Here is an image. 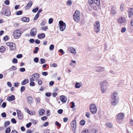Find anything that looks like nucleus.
Here are the masks:
<instances>
[{"mask_svg": "<svg viewBox=\"0 0 133 133\" xmlns=\"http://www.w3.org/2000/svg\"><path fill=\"white\" fill-rule=\"evenodd\" d=\"M119 98L118 94L116 92L113 93L111 96V104L113 106L117 105L118 103Z\"/></svg>", "mask_w": 133, "mask_h": 133, "instance_id": "f257e3e1", "label": "nucleus"}, {"mask_svg": "<svg viewBox=\"0 0 133 133\" xmlns=\"http://www.w3.org/2000/svg\"><path fill=\"white\" fill-rule=\"evenodd\" d=\"M100 86L102 93H105L108 89V82L105 81L102 82L100 83Z\"/></svg>", "mask_w": 133, "mask_h": 133, "instance_id": "f03ea898", "label": "nucleus"}, {"mask_svg": "<svg viewBox=\"0 0 133 133\" xmlns=\"http://www.w3.org/2000/svg\"><path fill=\"white\" fill-rule=\"evenodd\" d=\"M95 32L97 33L99 32L100 30V23L99 21H96L94 25Z\"/></svg>", "mask_w": 133, "mask_h": 133, "instance_id": "7ed1b4c3", "label": "nucleus"}, {"mask_svg": "<svg viewBox=\"0 0 133 133\" xmlns=\"http://www.w3.org/2000/svg\"><path fill=\"white\" fill-rule=\"evenodd\" d=\"M59 29L60 30L62 31H64L66 28L65 24L63 21H60L59 22Z\"/></svg>", "mask_w": 133, "mask_h": 133, "instance_id": "20e7f679", "label": "nucleus"}, {"mask_svg": "<svg viewBox=\"0 0 133 133\" xmlns=\"http://www.w3.org/2000/svg\"><path fill=\"white\" fill-rule=\"evenodd\" d=\"M21 32L19 30H16L14 32V36L16 39L18 38L21 35Z\"/></svg>", "mask_w": 133, "mask_h": 133, "instance_id": "39448f33", "label": "nucleus"}, {"mask_svg": "<svg viewBox=\"0 0 133 133\" xmlns=\"http://www.w3.org/2000/svg\"><path fill=\"white\" fill-rule=\"evenodd\" d=\"M72 130L74 133L75 132L76 127V120L72 121L71 123Z\"/></svg>", "mask_w": 133, "mask_h": 133, "instance_id": "423d86ee", "label": "nucleus"}, {"mask_svg": "<svg viewBox=\"0 0 133 133\" xmlns=\"http://www.w3.org/2000/svg\"><path fill=\"white\" fill-rule=\"evenodd\" d=\"M37 33V29L36 28H34L31 29L30 33V35L32 36H35Z\"/></svg>", "mask_w": 133, "mask_h": 133, "instance_id": "0eeeda50", "label": "nucleus"}, {"mask_svg": "<svg viewBox=\"0 0 133 133\" xmlns=\"http://www.w3.org/2000/svg\"><path fill=\"white\" fill-rule=\"evenodd\" d=\"M2 14H4L6 16H10L11 15V12L9 9H6L3 10V12H2Z\"/></svg>", "mask_w": 133, "mask_h": 133, "instance_id": "6e6552de", "label": "nucleus"}, {"mask_svg": "<svg viewBox=\"0 0 133 133\" xmlns=\"http://www.w3.org/2000/svg\"><path fill=\"white\" fill-rule=\"evenodd\" d=\"M97 108L96 105L95 104H92V114H94L97 111Z\"/></svg>", "mask_w": 133, "mask_h": 133, "instance_id": "1a4fd4ad", "label": "nucleus"}, {"mask_svg": "<svg viewBox=\"0 0 133 133\" xmlns=\"http://www.w3.org/2000/svg\"><path fill=\"white\" fill-rule=\"evenodd\" d=\"M126 21V19L124 17L119 18L117 20L118 22L120 24L123 23H124Z\"/></svg>", "mask_w": 133, "mask_h": 133, "instance_id": "9d476101", "label": "nucleus"}, {"mask_svg": "<svg viewBox=\"0 0 133 133\" xmlns=\"http://www.w3.org/2000/svg\"><path fill=\"white\" fill-rule=\"evenodd\" d=\"M116 14L115 8L114 6H113L111 8V14L113 16H114Z\"/></svg>", "mask_w": 133, "mask_h": 133, "instance_id": "9b49d317", "label": "nucleus"}, {"mask_svg": "<svg viewBox=\"0 0 133 133\" xmlns=\"http://www.w3.org/2000/svg\"><path fill=\"white\" fill-rule=\"evenodd\" d=\"M124 115L123 113H120L118 114L117 115V118L118 119L121 120L123 119Z\"/></svg>", "mask_w": 133, "mask_h": 133, "instance_id": "f8f14e48", "label": "nucleus"}, {"mask_svg": "<svg viewBox=\"0 0 133 133\" xmlns=\"http://www.w3.org/2000/svg\"><path fill=\"white\" fill-rule=\"evenodd\" d=\"M128 16L129 18L131 17L133 15V9L130 8L128 11Z\"/></svg>", "mask_w": 133, "mask_h": 133, "instance_id": "ddd939ff", "label": "nucleus"}, {"mask_svg": "<svg viewBox=\"0 0 133 133\" xmlns=\"http://www.w3.org/2000/svg\"><path fill=\"white\" fill-rule=\"evenodd\" d=\"M7 99L9 101H13L15 99V96L13 95H12L11 96H9L7 97Z\"/></svg>", "mask_w": 133, "mask_h": 133, "instance_id": "4468645a", "label": "nucleus"}, {"mask_svg": "<svg viewBox=\"0 0 133 133\" xmlns=\"http://www.w3.org/2000/svg\"><path fill=\"white\" fill-rule=\"evenodd\" d=\"M18 111L19 112H17L18 117L19 119L22 120L23 118V115L21 112L19 110H18Z\"/></svg>", "mask_w": 133, "mask_h": 133, "instance_id": "2eb2a0df", "label": "nucleus"}, {"mask_svg": "<svg viewBox=\"0 0 133 133\" xmlns=\"http://www.w3.org/2000/svg\"><path fill=\"white\" fill-rule=\"evenodd\" d=\"M79 16L80 15H79L78 14L77 15H74L73 18L74 20L77 22H78L80 19Z\"/></svg>", "mask_w": 133, "mask_h": 133, "instance_id": "dca6fc26", "label": "nucleus"}, {"mask_svg": "<svg viewBox=\"0 0 133 133\" xmlns=\"http://www.w3.org/2000/svg\"><path fill=\"white\" fill-rule=\"evenodd\" d=\"M61 101L63 103H65L67 101V99H65V96L64 95H61L60 97Z\"/></svg>", "mask_w": 133, "mask_h": 133, "instance_id": "f3484780", "label": "nucleus"}, {"mask_svg": "<svg viewBox=\"0 0 133 133\" xmlns=\"http://www.w3.org/2000/svg\"><path fill=\"white\" fill-rule=\"evenodd\" d=\"M96 71L97 72H103L105 71V68L103 67H97Z\"/></svg>", "mask_w": 133, "mask_h": 133, "instance_id": "a211bd4d", "label": "nucleus"}, {"mask_svg": "<svg viewBox=\"0 0 133 133\" xmlns=\"http://www.w3.org/2000/svg\"><path fill=\"white\" fill-rule=\"evenodd\" d=\"M32 3L31 1H30L26 6L25 9L26 10L29 9L32 5Z\"/></svg>", "mask_w": 133, "mask_h": 133, "instance_id": "6ab92c4d", "label": "nucleus"}, {"mask_svg": "<svg viewBox=\"0 0 133 133\" xmlns=\"http://www.w3.org/2000/svg\"><path fill=\"white\" fill-rule=\"evenodd\" d=\"M11 44L10 47V48L11 50H12L15 49L16 48V45L15 43H11Z\"/></svg>", "mask_w": 133, "mask_h": 133, "instance_id": "aec40b11", "label": "nucleus"}, {"mask_svg": "<svg viewBox=\"0 0 133 133\" xmlns=\"http://www.w3.org/2000/svg\"><path fill=\"white\" fill-rule=\"evenodd\" d=\"M27 100L30 104H32L33 99L30 96L28 97L27 98Z\"/></svg>", "mask_w": 133, "mask_h": 133, "instance_id": "412c9836", "label": "nucleus"}, {"mask_svg": "<svg viewBox=\"0 0 133 133\" xmlns=\"http://www.w3.org/2000/svg\"><path fill=\"white\" fill-rule=\"evenodd\" d=\"M22 21L24 22H28L29 21V18L26 17H23L21 19Z\"/></svg>", "mask_w": 133, "mask_h": 133, "instance_id": "4be33fe9", "label": "nucleus"}, {"mask_svg": "<svg viewBox=\"0 0 133 133\" xmlns=\"http://www.w3.org/2000/svg\"><path fill=\"white\" fill-rule=\"evenodd\" d=\"M39 115L42 116L43 115L45 112V110L43 109H41L38 111Z\"/></svg>", "mask_w": 133, "mask_h": 133, "instance_id": "5701e85b", "label": "nucleus"}, {"mask_svg": "<svg viewBox=\"0 0 133 133\" xmlns=\"http://www.w3.org/2000/svg\"><path fill=\"white\" fill-rule=\"evenodd\" d=\"M32 78H35L36 80H37L39 78V75L38 73H36L35 74L33 75H32Z\"/></svg>", "mask_w": 133, "mask_h": 133, "instance_id": "b1692460", "label": "nucleus"}, {"mask_svg": "<svg viewBox=\"0 0 133 133\" xmlns=\"http://www.w3.org/2000/svg\"><path fill=\"white\" fill-rule=\"evenodd\" d=\"M45 37V34L44 33H42L38 35L37 37L39 39L44 38Z\"/></svg>", "mask_w": 133, "mask_h": 133, "instance_id": "393cba45", "label": "nucleus"}, {"mask_svg": "<svg viewBox=\"0 0 133 133\" xmlns=\"http://www.w3.org/2000/svg\"><path fill=\"white\" fill-rule=\"evenodd\" d=\"M69 50L71 53L74 54H76V52L75 49L72 47H70L69 49Z\"/></svg>", "mask_w": 133, "mask_h": 133, "instance_id": "a878e982", "label": "nucleus"}, {"mask_svg": "<svg viewBox=\"0 0 133 133\" xmlns=\"http://www.w3.org/2000/svg\"><path fill=\"white\" fill-rule=\"evenodd\" d=\"M29 82V80L27 79H25L21 83V84L22 85H24Z\"/></svg>", "mask_w": 133, "mask_h": 133, "instance_id": "bb28decb", "label": "nucleus"}, {"mask_svg": "<svg viewBox=\"0 0 133 133\" xmlns=\"http://www.w3.org/2000/svg\"><path fill=\"white\" fill-rule=\"evenodd\" d=\"M5 50V48L3 46H2L0 48V52L2 53H3Z\"/></svg>", "mask_w": 133, "mask_h": 133, "instance_id": "cd10ccee", "label": "nucleus"}, {"mask_svg": "<svg viewBox=\"0 0 133 133\" xmlns=\"http://www.w3.org/2000/svg\"><path fill=\"white\" fill-rule=\"evenodd\" d=\"M94 3L97 5L99 6L100 5V0H94Z\"/></svg>", "mask_w": 133, "mask_h": 133, "instance_id": "c85d7f7f", "label": "nucleus"}, {"mask_svg": "<svg viewBox=\"0 0 133 133\" xmlns=\"http://www.w3.org/2000/svg\"><path fill=\"white\" fill-rule=\"evenodd\" d=\"M106 125L108 127L111 128L112 126V123L110 122H108L106 123Z\"/></svg>", "mask_w": 133, "mask_h": 133, "instance_id": "c756f323", "label": "nucleus"}, {"mask_svg": "<svg viewBox=\"0 0 133 133\" xmlns=\"http://www.w3.org/2000/svg\"><path fill=\"white\" fill-rule=\"evenodd\" d=\"M10 124V122L9 121H7L5 122H4V126L6 127L7 126L9 125Z\"/></svg>", "mask_w": 133, "mask_h": 133, "instance_id": "7c9ffc66", "label": "nucleus"}, {"mask_svg": "<svg viewBox=\"0 0 133 133\" xmlns=\"http://www.w3.org/2000/svg\"><path fill=\"white\" fill-rule=\"evenodd\" d=\"M85 123V121L84 120H81L80 122V124L82 126L84 125Z\"/></svg>", "mask_w": 133, "mask_h": 133, "instance_id": "2f4dec72", "label": "nucleus"}, {"mask_svg": "<svg viewBox=\"0 0 133 133\" xmlns=\"http://www.w3.org/2000/svg\"><path fill=\"white\" fill-rule=\"evenodd\" d=\"M124 4L123 3H122L120 5V9L122 11H123L124 10Z\"/></svg>", "mask_w": 133, "mask_h": 133, "instance_id": "473e14b6", "label": "nucleus"}, {"mask_svg": "<svg viewBox=\"0 0 133 133\" xmlns=\"http://www.w3.org/2000/svg\"><path fill=\"white\" fill-rule=\"evenodd\" d=\"M81 84L79 83H77L75 84V87L76 88H79L81 87Z\"/></svg>", "mask_w": 133, "mask_h": 133, "instance_id": "72a5a7b5", "label": "nucleus"}, {"mask_svg": "<svg viewBox=\"0 0 133 133\" xmlns=\"http://www.w3.org/2000/svg\"><path fill=\"white\" fill-rule=\"evenodd\" d=\"M11 129L9 127L7 128L5 130L6 133H10Z\"/></svg>", "mask_w": 133, "mask_h": 133, "instance_id": "f704fd0d", "label": "nucleus"}, {"mask_svg": "<svg viewBox=\"0 0 133 133\" xmlns=\"http://www.w3.org/2000/svg\"><path fill=\"white\" fill-rule=\"evenodd\" d=\"M39 50V48L37 47H36L35 48V50L34 51V52L35 54L37 53Z\"/></svg>", "mask_w": 133, "mask_h": 133, "instance_id": "c9c22d12", "label": "nucleus"}, {"mask_svg": "<svg viewBox=\"0 0 133 133\" xmlns=\"http://www.w3.org/2000/svg\"><path fill=\"white\" fill-rule=\"evenodd\" d=\"M40 60L41 61V63H40H40H41V64H43L45 62V60L44 59H43V58H41L40 59Z\"/></svg>", "mask_w": 133, "mask_h": 133, "instance_id": "e433bc0d", "label": "nucleus"}, {"mask_svg": "<svg viewBox=\"0 0 133 133\" xmlns=\"http://www.w3.org/2000/svg\"><path fill=\"white\" fill-rule=\"evenodd\" d=\"M67 4L68 5H71L72 4L71 1L70 0L68 1H67Z\"/></svg>", "mask_w": 133, "mask_h": 133, "instance_id": "4c0bfd02", "label": "nucleus"}, {"mask_svg": "<svg viewBox=\"0 0 133 133\" xmlns=\"http://www.w3.org/2000/svg\"><path fill=\"white\" fill-rule=\"evenodd\" d=\"M23 13V12L22 11L19 10L17 11L16 13L17 15H22Z\"/></svg>", "mask_w": 133, "mask_h": 133, "instance_id": "58836bf2", "label": "nucleus"}, {"mask_svg": "<svg viewBox=\"0 0 133 133\" xmlns=\"http://www.w3.org/2000/svg\"><path fill=\"white\" fill-rule=\"evenodd\" d=\"M81 133H89L88 130L85 129L83 130Z\"/></svg>", "mask_w": 133, "mask_h": 133, "instance_id": "ea45409f", "label": "nucleus"}, {"mask_svg": "<svg viewBox=\"0 0 133 133\" xmlns=\"http://www.w3.org/2000/svg\"><path fill=\"white\" fill-rule=\"evenodd\" d=\"M54 46L53 44H51L49 48V49L51 50H53L54 48Z\"/></svg>", "mask_w": 133, "mask_h": 133, "instance_id": "a19ab883", "label": "nucleus"}, {"mask_svg": "<svg viewBox=\"0 0 133 133\" xmlns=\"http://www.w3.org/2000/svg\"><path fill=\"white\" fill-rule=\"evenodd\" d=\"M38 9H39V8L38 7H36L34 9L32 10V11L34 12L35 13L38 10Z\"/></svg>", "mask_w": 133, "mask_h": 133, "instance_id": "79ce46f5", "label": "nucleus"}, {"mask_svg": "<svg viewBox=\"0 0 133 133\" xmlns=\"http://www.w3.org/2000/svg\"><path fill=\"white\" fill-rule=\"evenodd\" d=\"M17 60L16 58H14L12 60V63H17Z\"/></svg>", "mask_w": 133, "mask_h": 133, "instance_id": "37998d69", "label": "nucleus"}, {"mask_svg": "<svg viewBox=\"0 0 133 133\" xmlns=\"http://www.w3.org/2000/svg\"><path fill=\"white\" fill-rule=\"evenodd\" d=\"M25 89V87L24 86H22L21 87L20 91L21 92H23Z\"/></svg>", "mask_w": 133, "mask_h": 133, "instance_id": "c03bdc74", "label": "nucleus"}, {"mask_svg": "<svg viewBox=\"0 0 133 133\" xmlns=\"http://www.w3.org/2000/svg\"><path fill=\"white\" fill-rule=\"evenodd\" d=\"M126 30V28L125 27H123L121 30V32L122 33L124 32Z\"/></svg>", "mask_w": 133, "mask_h": 133, "instance_id": "a18cd8bd", "label": "nucleus"}, {"mask_svg": "<svg viewBox=\"0 0 133 133\" xmlns=\"http://www.w3.org/2000/svg\"><path fill=\"white\" fill-rule=\"evenodd\" d=\"M34 61L36 63H37L39 61V58L37 57H36L34 59Z\"/></svg>", "mask_w": 133, "mask_h": 133, "instance_id": "49530a36", "label": "nucleus"}, {"mask_svg": "<svg viewBox=\"0 0 133 133\" xmlns=\"http://www.w3.org/2000/svg\"><path fill=\"white\" fill-rule=\"evenodd\" d=\"M2 116L4 118H5L6 117V113L5 112H3L1 114Z\"/></svg>", "mask_w": 133, "mask_h": 133, "instance_id": "de8ad7c7", "label": "nucleus"}, {"mask_svg": "<svg viewBox=\"0 0 133 133\" xmlns=\"http://www.w3.org/2000/svg\"><path fill=\"white\" fill-rule=\"evenodd\" d=\"M55 124L59 127H61V124L58 122L56 121L55 122Z\"/></svg>", "mask_w": 133, "mask_h": 133, "instance_id": "09e8293b", "label": "nucleus"}, {"mask_svg": "<svg viewBox=\"0 0 133 133\" xmlns=\"http://www.w3.org/2000/svg\"><path fill=\"white\" fill-rule=\"evenodd\" d=\"M23 56V55L22 54H19L16 56V57L17 58H22Z\"/></svg>", "mask_w": 133, "mask_h": 133, "instance_id": "8fccbe9b", "label": "nucleus"}, {"mask_svg": "<svg viewBox=\"0 0 133 133\" xmlns=\"http://www.w3.org/2000/svg\"><path fill=\"white\" fill-rule=\"evenodd\" d=\"M4 3L6 5H9L10 4V1L8 0H6L4 1Z\"/></svg>", "mask_w": 133, "mask_h": 133, "instance_id": "3c124183", "label": "nucleus"}, {"mask_svg": "<svg viewBox=\"0 0 133 133\" xmlns=\"http://www.w3.org/2000/svg\"><path fill=\"white\" fill-rule=\"evenodd\" d=\"M71 106L70 107L72 108H74L75 107V103L74 102H71Z\"/></svg>", "mask_w": 133, "mask_h": 133, "instance_id": "603ef678", "label": "nucleus"}, {"mask_svg": "<svg viewBox=\"0 0 133 133\" xmlns=\"http://www.w3.org/2000/svg\"><path fill=\"white\" fill-rule=\"evenodd\" d=\"M63 110L62 109H59L57 111L58 113L59 114H61L63 112Z\"/></svg>", "mask_w": 133, "mask_h": 133, "instance_id": "864d4df0", "label": "nucleus"}, {"mask_svg": "<svg viewBox=\"0 0 133 133\" xmlns=\"http://www.w3.org/2000/svg\"><path fill=\"white\" fill-rule=\"evenodd\" d=\"M11 122L14 124L16 123L17 122L15 119L14 118H12L11 119Z\"/></svg>", "mask_w": 133, "mask_h": 133, "instance_id": "5fc2aeb1", "label": "nucleus"}, {"mask_svg": "<svg viewBox=\"0 0 133 133\" xmlns=\"http://www.w3.org/2000/svg\"><path fill=\"white\" fill-rule=\"evenodd\" d=\"M59 51L62 54L64 55L65 54L64 52L63 51V50L61 49H60L59 50Z\"/></svg>", "mask_w": 133, "mask_h": 133, "instance_id": "6e6d98bb", "label": "nucleus"}, {"mask_svg": "<svg viewBox=\"0 0 133 133\" xmlns=\"http://www.w3.org/2000/svg\"><path fill=\"white\" fill-rule=\"evenodd\" d=\"M51 93L50 92H46V93L45 95L46 96L48 97L50 96L51 95Z\"/></svg>", "mask_w": 133, "mask_h": 133, "instance_id": "4d7b16f0", "label": "nucleus"}, {"mask_svg": "<svg viewBox=\"0 0 133 133\" xmlns=\"http://www.w3.org/2000/svg\"><path fill=\"white\" fill-rule=\"evenodd\" d=\"M32 124L31 122H29L26 125V127L27 128H29L31 125Z\"/></svg>", "mask_w": 133, "mask_h": 133, "instance_id": "13d9d810", "label": "nucleus"}, {"mask_svg": "<svg viewBox=\"0 0 133 133\" xmlns=\"http://www.w3.org/2000/svg\"><path fill=\"white\" fill-rule=\"evenodd\" d=\"M42 30L45 31L48 29L47 26H45L44 27H42L41 28Z\"/></svg>", "mask_w": 133, "mask_h": 133, "instance_id": "bf43d9fd", "label": "nucleus"}, {"mask_svg": "<svg viewBox=\"0 0 133 133\" xmlns=\"http://www.w3.org/2000/svg\"><path fill=\"white\" fill-rule=\"evenodd\" d=\"M94 3L92 2V7H93V9L95 10H96L97 9V8L96 6L94 5Z\"/></svg>", "mask_w": 133, "mask_h": 133, "instance_id": "052dcab7", "label": "nucleus"}, {"mask_svg": "<svg viewBox=\"0 0 133 133\" xmlns=\"http://www.w3.org/2000/svg\"><path fill=\"white\" fill-rule=\"evenodd\" d=\"M6 103L5 102H3L2 104V107L3 108H5L6 106Z\"/></svg>", "mask_w": 133, "mask_h": 133, "instance_id": "680f3d73", "label": "nucleus"}, {"mask_svg": "<svg viewBox=\"0 0 133 133\" xmlns=\"http://www.w3.org/2000/svg\"><path fill=\"white\" fill-rule=\"evenodd\" d=\"M20 71L21 72H23L25 71V70L24 68H22L20 69Z\"/></svg>", "mask_w": 133, "mask_h": 133, "instance_id": "e2e57ef3", "label": "nucleus"}, {"mask_svg": "<svg viewBox=\"0 0 133 133\" xmlns=\"http://www.w3.org/2000/svg\"><path fill=\"white\" fill-rule=\"evenodd\" d=\"M53 19L52 18H50L49 20V24H51L53 22Z\"/></svg>", "mask_w": 133, "mask_h": 133, "instance_id": "0e129e2a", "label": "nucleus"}, {"mask_svg": "<svg viewBox=\"0 0 133 133\" xmlns=\"http://www.w3.org/2000/svg\"><path fill=\"white\" fill-rule=\"evenodd\" d=\"M42 74L43 76H46L48 75V73L46 72H42Z\"/></svg>", "mask_w": 133, "mask_h": 133, "instance_id": "69168bd1", "label": "nucleus"}, {"mask_svg": "<svg viewBox=\"0 0 133 133\" xmlns=\"http://www.w3.org/2000/svg\"><path fill=\"white\" fill-rule=\"evenodd\" d=\"M35 42L37 44H39L40 43V41L38 39H36Z\"/></svg>", "mask_w": 133, "mask_h": 133, "instance_id": "338daca9", "label": "nucleus"}, {"mask_svg": "<svg viewBox=\"0 0 133 133\" xmlns=\"http://www.w3.org/2000/svg\"><path fill=\"white\" fill-rule=\"evenodd\" d=\"M35 83L34 82H30V86H35Z\"/></svg>", "mask_w": 133, "mask_h": 133, "instance_id": "774afa93", "label": "nucleus"}]
</instances>
